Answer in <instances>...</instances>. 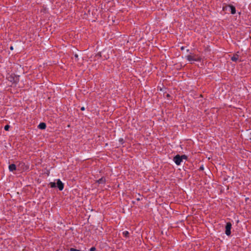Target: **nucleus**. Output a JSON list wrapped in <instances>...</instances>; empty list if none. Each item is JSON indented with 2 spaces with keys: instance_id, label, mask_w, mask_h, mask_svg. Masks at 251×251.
Here are the masks:
<instances>
[{
  "instance_id": "obj_1",
  "label": "nucleus",
  "mask_w": 251,
  "mask_h": 251,
  "mask_svg": "<svg viewBox=\"0 0 251 251\" xmlns=\"http://www.w3.org/2000/svg\"><path fill=\"white\" fill-rule=\"evenodd\" d=\"M185 58L189 62L201 61V60L200 56L192 53H190L189 54L185 56Z\"/></svg>"
},
{
  "instance_id": "obj_2",
  "label": "nucleus",
  "mask_w": 251,
  "mask_h": 251,
  "mask_svg": "<svg viewBox=\"0 0 251 251\" xmlns=\"http://www.w3.org/2000/svg\"><path fill=\"white\" fill-rule=\"evenodd\" d=\"M49 185L51 188L57 187L60 191H62L64 188V184L59 179L56 180V183L51 182Z\"/></svg>"
},
{
  "instance_id": "obj_3",
  "label": "nucleus",
  "mask_w": 251,
  "mask_h": 251,
  "mask_svg": "<svg viewBox=\"0 0 251 251\" xmlns=\"http://www.w3.org/2000/svg\"><path fill=\"white\" fill-rule=\"evenodd\" d=\"M174 161L175 162V163L179 165L181 164V162L182 161V157H181L179 155H176L174 158Z\"/></svg>"
},
{
  "instance_id": "obj_4",
  "label": "nucleus",
  "mask_w": 251,
  "mask_h": 251,
  "mask_svg": "<svg viewBox=\"0 0 251 251\" xmlns=\"http://www.w3.org/2000/svg\"><path fill=\"white\" fill-rule=\"evenodd\" d=\"M231 224L229 222L227 223L226 226V231L225 233L227 235H229L231 234Z\"/></svg>"
},
{
  "instance_id": "obj_5",
  "label": "nucleus",
  "mask_w": 251,
  "mask_h": 251,
  "mask_svg": "<svg viewBox=\"0 0 251 251\" xmlns=\"http://www.w3.org/2000/svg\"><path fill=\"white\" fill-rule=\"evenodd\" d=\"M9 171L11 172H13L16 170V166L15 164H12L9 166Z\"/></svg>"
},
{
  "instance_id": "obj_6",
  "label": "nucleus",
  "mask_w": 251,
  "mask_h": 251,
  "mask_svg": "<svg viewBox=\"0 0 251 251\" xmlns=\"http://www.w3.org/2000/svg\"><path fill=\"white\" fill-rule=\"evenodd\" d=\"M38 127L41 129H44L46 127V125L45 123H41L38 126Z\"/></svg>"
},
{
  "instance_id": "obj_7",
  "label": "nucleus",
  "mask_w": 251,
  "mask_h": 251,
  "mask_svg": "<svg viewBox=\"0 0 251 251\" xmlns=\"http://www.w3.org/2000/svg\"><path fill=\"white\" fill-rule=\"evenodd\" d=\"M229 8L230 10V12L232 14H234L236 13V9L233 5H229Z\"/></svg>"
},
{
  "instance_id": "obj_8",
  "label": "nucleus",
  "mask_w": 251,
  "mask_h": 251,
  "mask_svg": "<svg viewBox=\"0 0 251 251\" xmlns=\"http://www.w3.org/2000/svg\"><path fill=\"white\" fill-rule=\"evenodd\" d=\"M231 60L233 61H237L239 59V55L237 54H234L232 57H231Z\"/></svg>"
},
{
  "instance_id": "obj_9",
  "label": "nucleus",
  "mask_w": 251,
  "mask_h": 251,
  "mask_svg": "<svg viewBox=\"0 0 251 251\" xmlns=\"http://www.w3.org/2000/svg\"><path fill=\"white\" fill-rule=\"evenodd\" d=\"M97 182L99 184L104 183L105 182V179L104 177H101V178L98 180Z\"/></svg>"
},
{
  "instance_id": "obj_10",
  "label": "nucleus",
  "mask_w": 251,
  "mask_h": 251,
  "mask_svg": "<svg viewBox=\"0 0 251 251\" xmlns=\"http://www.w3.org/2000/svg\"><path fill=\"white\" fill-rule=\"evenodd\" d=\"M123 235L126 237H128V235H129V232L128 231H125L123 232Z\"/></svg>"
},
{
  "instance_id": "obj_11",
  "label": "nucleus",
  "mask_w": 251,
  "mask_h": 251,
  "mask_svg": "<svg viewBox=\"0 0 251 251\" xmlns=\"http://www.w3.org/2000/svg\"><path fill=\"white\" fill-rule=\"evenodd\" d=\"M10 127V126L8 125H6L5 126H4V129L5 130H8L9 128Z\"/></svg>"
},
{
  "instance_id": "obj_12",
  "label": "nucleus",
  "mask_w": 251,
  "mask_h": 251,
  "mask_svg": "<svg viewBox=\"0 0 251 251\" xmlns=\"http://www.w3.org/2000/svg\"><path fill=\"white\" fill-rule=\"evenodd\" d=\"M70 251H81V250L75 249L74 248H71L70 249Z\"/></svg>"
},
{
  "instance_id": "obj_13",
  "label": "nucleus",
  "mask_w": 251,
  "mask_h": 251,
  "mask_svg": "<svg viewBox=\"0 0 251 251\" xmlns=\"http://www.w3.org/2000/svg\"><path fill=\"white\" fill-rule=\"evenodd\" d=\"M96 251L95 247H92L90 249V251Z\"/></svg>"
},
{
  "instance_id": "obj_14",
  "label": "nucleus",
  "mask_w": 251,
  "mask_h": 251,
  "mask_svg": "<svg viewBox=\"0 0 251 251\" xmlns=\"http://www.w3.org/2000/svg\"><path fill=\"white\" fill-rule=\"evenodd\" d=\"M181 157H182V159H186V158H187L186 156L185 155H183L181 156Z\"/></svg>"
},
{
  "instance_id": "obj_15",
  "label": "nucleus",
  "mask_w": 251,
  "mask_h": 251,
  "mask_svg": "<svg viewBox=\"0 0 251 251\" xmlns=\"http://www.w3.org/2000/svg\"><path fill=\"white\" fill-rule=\"evenodd\" d=\"M84 109H85V108H84V107H82L81 108V110L82 111L84 110Z\"/></svg>"
},
{
  "instance_id": "obj_16",
  "label": "nucleus",
  "mask_w": 251,
  "mask_h": 251,
  "mask_svg": "<svg viewBox=\"0 0 251 251\" xmlns=\"http://www.w3.org/2000/svg\"><path fill=\"white\" fill-rule=\"evenodd\" d=\"M75 58H77V57H78V55H77V54H75Z\"/></svg>"
},
{
  "instance_id": "obj_17",
  "label": "nucleus",
  "mask_w": 251,
  "mask_h": 251,
  "mask_svg": "<svg viewBox=\"0 0 251 251\" xmlns=\"http://www.w3.org/2000/svg\"><path fill=\"white\" fill-rule=\"evenodd\" d=\"M10 49L11 50H13V47L12 46H11V47H10Z\"/></svg>"
},
{
  "instance_id": "obj_18",
  "label": "nucleus",
  "mask_w": 251,
  "mask_h": 251,
  "mask_svg": "<svg viewBox=\"0 0 251 251\" xmlns=\"http://www.w3.org/2000/svg\"><path fill=\"white\" fill-rule=\"evenodd\" d=\"M184 49V47H182L181 48V50H183Z\"/></svg>"
},
{
  "instance_id": "obj_19",
  "label": "nucleus",
  "mask_w": 251,
  "mask_h": 251,
  "mask_svg": "<svg viewBox=\"0 0 251 251\" xmlns=\"http://www.w3.org/2000/svg\"><path fill=\"white\" fill-rule=\"evenodd\" d=\"M137 201H140V198H137Z\"/></svg>"
},
{
  "instance_id": "obj_20",
  "label": "nucleus",
  "mask_w": 251,
  "mask_h": 251,
  "mask_svg": "<svg viewBox=\"0 0 251 251\" xmlns=\"http://www.w3.org/2000/svg\"><path fill=\"white\" fill-rule=\"evenodd\" d=\"M189 51V50H187V51L188 52Z\"/></svg>"
},
{
  "instance_id": "obj_21",
  "label": "nucleus",
  "mask_w": 251,
  "mask_h": 251,
  "mask_svg": "<svg viewBox=\"0 0 251 251\" xmlns=\"http://www.w3.org/2000/svg\"><path fill=\"white\" fill-rule=\"evenodd\" d=\"M201 169H203V168L202 167H201Z\"/></svg>"
}]
</instances>
